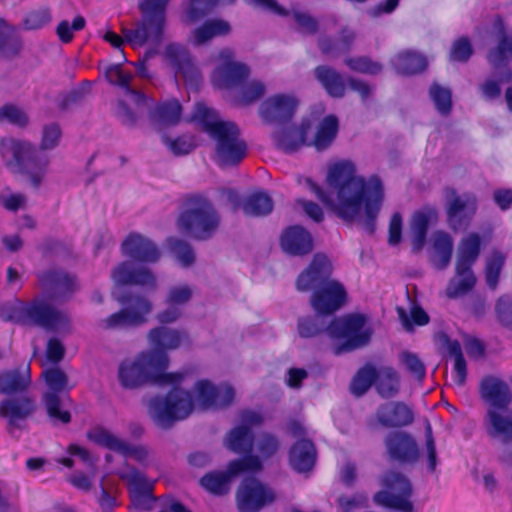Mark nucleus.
<instances>
[{
	"instance_id": "1",
	"label": "nucleus",
	"mask_w": 512,
	"mask_h": 512,
	"mask_svg": "<svg viewBox=\"0 0 512 512\" xmlns=\"http://www.w3.org/2000/svg\"><path fill=\"white\" fill-rule=\"evenodd\" d=\"M181 375L180 383H171L165 395H157L148 402V414L161 428H170L178 421L188 418L196 409H220L229 406L235 397L228 383L214 384L208 379L197 380L191 390L186 389L188 373Z\"/></svg>"
},
{
	"instance_id": "2",
	"label": "nucleus",
	"mask_w": 512,
	"mask_h": 512,
	"mask_svg": "<svg viewBox=\"0 0 512 512\" xmlns=\"http://www.w3.org/2000/svg\"><path fill=\"white\" fill-rule=\"evenodd\" d=\"M327 182L336 190V212L341 219L354 221L364 214L366 224H374L384 200L383 183L377 175L368 180L356 176L354 163L344 160L330 167Z\"/></svg>"
},
{
	"instance_id": "3",
	"label": "nucleus",
	"mask_w": 512,
	"mask_h": 512,
	"mask_svg": "<svg viewBox=\"0 0 512 512\" xmlns=\"http://www.w3.org/2000/svg\"><path fill=\"white\" fill-rule=\"evenodd\" d=\"M62 132L57 123L45 125L40 149L31 143L14 138L0 140V156L5 166L15 172L27 174L34 188H38L45 176L48 158L41 150L57 146Z\"/></svg>"
},
{
	"instance_id": "4",
	"label": "nucleus",
	"mask_w": 512,
	"mask_h": 512,
	"mask_svg": "<svg viewBox=\"0 0 512 512\" xmlns=\"http://www.w3.org/2000/svg\"><path fill=\"white\" fill-rule=\"evenodd\" d=\"M169 355L162 351H141L123 359L118 366V382L126 390H135L146 385L168 386L180 383L181 375L167 372Z\"/></svg>"
},
{
	"instance_id": "5",
	"label": "nucleus",
	"mask_w": 512,
	"mask_h": 512,
	"mask_svg": "<svg viewBox=\"0 0 512 512\" xmlns=\"http://www.w3.org/2000/svg\"><path fill=\"white\" fill-rule=\"evenodd\" d=\"M322 331H326L331 338L343 341L337 353L366 345L372 334L370 327L366 325V318L358 314L335 318L329 324L327 317L317 312L314 316L298 320V333L301 337H314Z\"/></svg>"
},
{
	"instance_id": "6",
	"label": "nucleus",
	"mask_w": 512,
	"mask_h": 512,
	"mask_svg": "<svg viewBox=\"0 0 512 512\" xmlns=\"http://www.w3.org/2000/svg\"><path fill=\"white\" fill-rule=\"evenodd\" d=\"M168 3L169 0H143L139 4L141 19L134 28L122 29L124 38L109 30L104 34L103 39L118 49L122 55H124L122 49L124 42L133 48L143 47L149 42L155 45L160 44L164 39ZM123 59L126 61L125 56Z\"/></svg>"
},
{
	"instance_id": "7",
	"label": "nucleus",
	"mask_w": 512,
	"mask_h": 512,
	"mask_svg": "<svg viewBox=\"0 0 512 512\" xmlns=\"http://www.w3.org/2000/svg\"><path fill=\"white\" fill-rule=\"evenodd\" d=\"M1 317L23 325H38L52 331H62L69 323L68 316L48 304L43 299L30 303L15 301L1 309Z\"/></svg>"
},
{
	"instance_id": "8",
	"label": "nucleus",
	"mask_w": 512,
	"mask_h": 512,
	"mask_svg": "<svg viewBox=\"0 0 512 512\" xmlns=\"http://www.w3.org/2000/svg\"><path fill=\"white\" fill-rule=\"evenodd\" d=\"M210 138L215 142V162L220 167L238 165L247 155V144L241 138V131L235 122L224 128H215Z\"/></svg>"
},
{
	"instance_id": "9",
	"label": "nucleus",
	"mask_w": 512,
	"mask_h": 512,
	"mask_svg": "<svg viewBox=\"0 0 512 512\" xmlns=\"http://www.w3.org/2000/svg\"><path fill=\"white\" fill-rule=\"evenodd\" d=\"M116 299L123 304V308L100 321L99 325L107 330H122L131 327H138L147 322L148 316L153 309L150 300L142 296H132L127 299L117 296Z\"/></svg>"
},
{
	"instance_id": "10",
	"label": "nucleus",
	"mask_w": 512,
	"mask_h": 512,
	"mask_svg": "<svg viewBox=\"0 0 512 512\" xmlns=\"http://www.w3.org/2000/svg\"><path fill=\"white\" fill-rule=\"evenodd\" d=\"M382 489L374 495V502L401 512H412V488L408 479L397 471H389L381 478Z\"/></svg>"
},
{
	"instance_id": "11",
	"label": "nucleus",
	"mask_w": 512,
	"mask_h": 512,
	"mask_svg": "<svg viewBox=\"0 0 512 512\" xmlns=\"http://www.w3.org/2000/svg\"><path fill=\"white\" fill-rule=\"evenodd\" d=\"M261 469V462L256 456H245L229 463L226 471H215L207 473L201 479V485L210 493L225 494L230 488L233 477L246 471H258Z\"/></svg>"
},
{
	"instance_id": "12",
	"label": "nucleus",
	"mask_w": 512,
	"mask_h": 512,
	"mask_svg": "<svg viewBox=\"0 0 512 512\" xmlns=\"http://www.w3.org/2000/svg\"><path fill=\"white\" fill-rule=\"evenodd\" d=\"M264 421L259 411L244 410L239 414V424L231 429L225 439V446L238 454H248L253 449L254 436L252 429Z\"/></svg>"
},
{
	"instance_id": "13",
	"label": "nucleus",
	"mask_w": 512,
	"mask_h": 512,
	"mask_svg": "<svg viewBox=\"0 0 512 512\" xmlns=\"http://www.w3.org/2000/svg\"><path fill=\"white\" fill-rule=\"evenodd\" d=\"M46 384L50 391L44 395V402L49 417L54 422L66 424L70 422V413L62 408V402L57 392H61L67 388V375L58 367L46 369L42 373Z\"/></svg>"
},
{
	"instance_id": "14",
	"label": "nucleus",
	"mask_w": 512,
	"mask_h": 512,
	"mask_svg": "<svg viewBox=\"0 0 512 512\" xmlns=\"http://www.w3.org/2000/svg\"><path fill=\"white\" fill-rule=\"evenodd\" d=\"M183 205L185 209L179 214L176 224H219V215L204 194L186 195Z\"/></svg>"
},
{
	"instance_id": "15",
	"label": "nucleus",
	"mask_w": 512,
	"mask_h": 512,
	"mask_svg": "<svg viewBox=\"0 0 512 512\" xmlns=\"http://www.w3.org/2000/svg\"><path fill=\"white\" fill-rule=\"evenodd\" d=\"M164 55L176 77H182L189 86L200 85L201 73L187 47L178 43H169L165 47Z\"/></svg>"
},
{
	"instance_id": "16",
	"label": "nucleus",
	"mask_w": 512,
	"mask_h": 512,
	"mask_svg": "<svg viewBox=\"0 0 512 512\" xmlns=\"http://www.w3.org/2000/svg\"><path fill=\"white\" fill-rule=\"evenodd\" d=\"M346 300L347 292L343 284L331 279L312 293L310 302L317 313L327 317L339 310Z\"/></svg>"
},
{
	"instance_id": "17",
	"label": "nucleus",
	"mask_w": 512,
	"mask_h": 512,
	"mask_svg": "<svg viewBox=\"0 0 512 512\" xmlns=\"http://www.w3.org/2000/svg\"><path fill=\"white\" fill-rule=\"evenodd\" d=\"M273 500V492L255 478L244 479L236 494L237 507L241 512H258Z\"/></svg>"
},
{
	"instance_id": "18",
	"label": "nucleus",
	"mask_w": 512,
	"mask_h": 512,
	"mask_svg": "<svg viewBox=\"0 0 512 512\" xmlns=\"http://www.w3.org/2000/svg\"><path fill=\"white\" fill-rule=\"evenodd\" d=\"M297 106L294 96L275 94L261 103L259 114L266 124L284 125L291 122Z\"/></svg>"
},
{
	"instance_id": "19",
	"label": "nucleus",
	"mask_w": 512,
	"mask_h": 512,
	"mask_svg": "<svg viewBox=\"0 0 512 512\" xmlns=\"http://www.w3.org/2000/svg\"><path fill=\"white\" fill-rule=\"evenodd\" d=\"M195 286L188 283H178L170 286L165 296L167 307L159 311L156 319L160 324H172L183 315V307L193 298Z\"/></svg>"
},
{
	"instance_id": "20",
	"label": "nucleus",
	"mask_w": 512,
	"mask_h": 512,
	"mask_svg": "<svg viewBox=\"0 0 512 512\" xmlns=\"http://www.w3.org/2000/svg\"><path fill=\"white\" fill-rule=\"evenodd\" d=\"M67 454L68 456L58 458L57 462L67 468H72L74 466V458H78L87 467L89 473L76 472L69 478V481L77 489L88 491L92 484V478L95 475L94 465L96 458L88 449L77 444H70L67 447Z\"/></svg>"
},
{
	"instance_id": "21",
	"label": "nucleus",
	"mask_w": 512,
	"mask_h": 512,
	"mask_svg": "<svg viewBox=\"0 0 512 512\" xmlns=\"http://www.w3.org/2000/svg\"><path fill=\"white\" fill-rule=\"evenodd\" d=\"M331 272L332 265L329 258L323 253H317L313 256L309 266L298 276L296 288L302 292L310 290L314 292L319 286L330 280Z\"/></svg>"
},
{
	"instance_id": "22",
	"label": "nucleus",
	"mask_w": 512,
	"mask_h": 512,
	"mask_svg": "<svg viewBox=\"0 0 512 512\" xmlns=\"http://www.w3.org/2000/svg\"><path fill=\"white\" fill-rule=\"evenodd\" d=\"M282 251L290 256H305L314 249V238L304 226H287L279 239Z\"/></svg>"
},
{
	"instance_id": "23",
	"label": "nucleus",
	"mask_w": 512,
	"mask_h": 512,
	"mask_svg": "<svg viewBox=\"0 0 512 512\" xmlns=\"http://www.w3.org/2000/svg\"><path fill=\"white\" fill-rule=\"evenodd\" d=\"M477 209L478 201L474 194H454L446 205L448 224H470Z\"/></svg>"
},
{
	"instance_id": "24",
	"label": "nucleus",
	"mask_w": 512,
	"mask_h": 512,
	"mask_svg": "<svg viewBox=\"0 0 512 512\" xmlns=\"http://www.w3.org/2000/svg\"><path fill=\"white\" fill-rule=\"evenodd\" d=\"M233 56L230 49H223L220 52L223 63L217 68V74L226 88L243 86L250 74L249 67L246 64L234 62Z\"/></svg>"
},
{
	"instance_id": "25",
	"label": "nucleus",
	"mask_w": 512,
	"mask_h": 512,
	"mask_svg": "<svg viewBox=\"0 0 512 512\" xmlns=\"http://www.w3.org/2000/svg\"><path fill=\"white\" fill-rule=\"evenodd\" d=\"M152 328L147 335L151 349L146 351H162L168 355V351L178 349L186 338V333L178 329L164 326Z\"/></svg>"
},
{
	"instance_id": "26",
	"label": "nucleus",
	"mask_w": 512,
	"mask_h": 512,
	"mask_svg": "<svg viewBox=\"0 0 512 512\" xmlns=\"http://www.w3.org/2000/svg\"><path fill=\"white\" fill-rule=\"evenodd\" d=\"M411 408L403 402H387L376 411L377 421L385 427H401L412 423Z\"/></svg>"
},
{
	"instance_id": "27",
	"label": "nucleus",
	"mask_w": 512,
	"mask_h": 512,
	"mask_svg": "<svg viewBox=\"0 0 512 512\" xmlns=\"http://www.w3.org/2000/svg\"><path fill=\"white\" fill-rule=\"evenodd\" d=\"M488 434L503 443L512 441V411L507 407L489 409L487 413Z\"/></svg>"
},
{
	"instance_id": "28",
	"label": "nucleus",
	"mask_w": 512,
	"mask_h": 512,
	"mask_svg": "<svg viewBox=\"0 0 512 512\" xmlns=\"http://www.w3.org/2000/svg\"><path fill=\"white\" fill-rule=\"evenodd\" d=\"M117 285L136 284L147 288L156 287L155 276L146 268H134L130 263H123L112 273Z\"/></svg>"
},
{
	"instance_id": "29",
	"label": "nucleus",
	"mask_w": 512,
	"mask_h": 512,
	"mask_svg": "<svg viewBox=\"0 0 512 512\" xmlns=\"http://www.w3.org/2000/svg\"><path fill=\"white\" fill-rule=\"evenodd\" d=\"M123 253L143 262H156L160 253L156 245L149 239L132 234L122 244Z\"/></svg>"
},
{
	"instance_id": "30",
	"label": "nucleus",
	"mask_w": 512,
	"mask_h": 512,
	"mask_svg": "<svg viewBox=\"0 0 512 512\" xmlns=\"http://www.w3.org/2000/svg\"><path fill=\"white\" fill-rule=\"evenodd\" d=\"M105 76L110 84L122 88L125 94L130 97L131 101L137 107L147 105L149 99L144 93L131 87L130 83L133 75L131 72L124 71L121 64L109 66L106 69Z\"/></svg>"
},
{
	"instance_id": "31",
	"label": "nucleus",
	"mask_w": 512,
	"mask_h": 512,
	"mask_svg": "<svg viewBox=\"0 0 512 512\" xmlns=\"http://www.w3.org/2000/svg\"><path fill=\"white\" fill-rule=\"evenodd\" d=\"M386 446L390 456L394 459L411 462L418 457L416 442L403 432L389 434L386 438Z\"/></svg>"
},
{
	"instance_id": "32",
	"label": "nucleus",
	"mask_w": 512,
	"mask_h": 512,
	"mask_svg": "<svg viewBox=\"0 0 512 512\" xmlns=\"http://www.w3.org/2000/svg\"><path fill=\"white\" fill-rule=\"evenodd\" d=\"M481 395L490 404V409L507 407L511 400V393L507 384L495 377L483 379Z\"/></svg>"
},
{
	"instance_id": "33",
	"label": "nucleus",
	"mask_w": 512,
	"mask_h": 512,
	"mask_svg": "<svg viewBox=\"0 0 512 512\" xmlns=\"http://www.w3.org/2000/svg\"><path fill=\"white\" fill-rule=\"evenodd\" d=\"M314 75L329 96L342 98L345 95V79L332 67L319 65L314 69Z\"/></svg>"
},
{
	"instance_id": "34",
	"label": "nucleus",
	"mask_w": 512,
	"mask_h": 512,
	"mask_svg": "<svg viewBox=\"0 0 512 512\" xmlns=\"http://www.w3.org/2000/svg\"><path fill=\"white\" fill-rule=\"evenodd\" d=\"M34 411L33 402L28 398L7 399L0 405V414L11 427L20 428V423Z\"/></svg>"
},
{
	"instance_id": "35",
	"label": "nucleus",
	"mask_w": 512,
	"mask_h": 512,
	"mask_svg": "<svg viewBox=\"0 0 512 512\" xmlns=\"http://www.w3.org/2000/svg\"><path fill=\"white\" fill-rule=\"evenodd\" d=\"M316 450L314 444L307 439L297 441L289 453L290 465L298 472L309 471L315 464Z\"/></svg>"
},
{
	"instance_id": "36",
	"label": "nucleus",
	"mask_w": 512,
	"mask_h": 512,
	"mask_svg": "<svg viewBox=\"0 0 512 512\" xmlns=\"http://www.w3.org/2000/svg\"><path fill=\"white\" fill-rule=\"evenodd\" d=\"M30 382V368L28 365H22L0 374V392L4 394L22 392Z\"/></svg>"
},
{
	"instance_id": "37",
	"label": "nucleus",
	"mask_w": 512,
	"mask_h": 512,
	"mask_svg": "<svg viewBox=\"0 0 512 512\" xmlns=\"http://www.w3.org/2000/svg\"><path fill=\"white\" fill-rule=\"evenodd\" d=\"M355 33L349 27H343L337 38L323 36L319 38V49L324 55L348 53L354 43Z\"/></svg>"
},
{
	"instance_id": "38",
	"label": "nucleus",
	"mask_w": 512,
	"mask_h": 512,
	"mask_svg": "<svg viewBox=\"0 0 512 512\" xmlns=\"http://www.w3.org/2000/svg\"><path fill=\"white\" fill-rule=\"evenodd\" d=\"M44 288L55 297H64L77 286L74 277L63 271H49L42 278Z\"/></svg>"
},
{
	"instance_id": "39",
	"label": "nucleus",
	"mask_w": 512,
	"mask_h": 512,
	"mask_svg": "<svg viewBox=\"0 0 512 512\" xmlns=\"http://www.w3.org/2000/svg\"><path fill=\"white\" fill-rule=\"evenodd\" d=\"M273 208V199L263 190L250 193L242 203L244 214L253 217H265L272 213Z\"/></svg>"
},
{
	"instance_id": "40",
	"label": "nucleus",
	"mask_w": 512,
	"mask_h": 512,
	"mask_svg": "<svg viewBox=\"0 0 512 512\" xmlns=\"http://www.w3.org/2000/svg\"><path fill=\"white\" fill-rule=\"evenodd\" d=\"M392 64L396 72L400 75H414L421 73L428 65L426 57L411 51L398 53L392 59Z\"/></svg>"
},
{
	"instance_id": "41",
	"label": "nucleus",
	"mask_w": 512,
	"mask_h": 512,
	"mask_svg": "<svg viewBox=\"0 0 512 512\" xmlns=\"http://www.w3.org/2000/svg\"><path fill=\"white\" fill-rule=\"evenodd\" d=\"M281 128L272 135L277 148L286 153L296 151L303 144V137L300 136L299 129L294 124L280 125Z\"/></svg>"
},
{
	"instance_id": "42",
	"label": "nucleus",
	"mask_w": 512,
	"mask_h": 512,
	"mask_svg": "<svg viewBox=\"0 0 512 512\" xmlns=\"http://www.w3.org/2000/svg\"><path fill=\"white\" fill-rule=\"evenodd\" d=\"M432 246L434 250L433 264L437 269H445L450 261L453 251V240L444 232H436L432 237Z\"/></svg>"
},
{
	"instance_id": "43",
	"label": "nucleus",
	"mask_w": 512,
	"mask_h": 512,
	"mask_svg": "<svg viewBox=\"0 0 512 512\" xmlns=\"http://www.w3.org/2000/svg\"><path fill=\"white\" fill-rule=\"evenodd\" d=\"M376 390L383 398H393L400 390V376L392 367L378 368Z\"/></svg>"
},
{
	"instance_id": "44",
	"label": "nucleus",
	"mask_w": 512,
	"mask_h": 512,
	"mask_svg": "<svg viewBox=\"0 0 512 512\" xmlns=\"http://www.w3.org/2000/svg\"><path fill=\"white\" fill-rule=\"evenodd\" d=\"M87 439L94 444L119 453L125 449V441L103 426H96L87 432Z\"/></svg>"
},
{
	"instance_id": "45",
	"label": "nucleus",
	"mask_w": 512,
	"mask_h": 512,
	"mask_svg": "<svg viewBox=\"0 0 512 512\" xmlns=\"http://www.w3.org/2000/svg\"><path fill=\"white\" fill-rule=\"evenodd\" d=\"M120 476L127 483L131 496L134 500L140 497L149 496L152 489V483L137 469L127 467L121 472Z\"/></svg>"
},
{
	"instance_id": "46",
	"label": "nucleus",
	"mask_w": 512,
	"mask_h": 512,
	"mask_svg": "<svg viewBox=\"0 0 512 512\" xmlns=\"http://www.w3.org/2000/svg\"><path fill=\"white\" fill-rule=\"evenodd\" d=\"M476 278L471 268L459 269L456 265V275L450 280L446 295L449 298H456L469 292L475 285Z\"/></svg>"
},
{
	"instance_id": "47",
	"label": "nucleus",
	"mask_w": 512,
	"mask_h": 512,
	"mask_svg": "<svg viewBox=\"0 0 512 512\" xmlns=\"http://www.w3.org/2000/svg\"><path fill=\"white\" fill-rule=\"evenodd\" d=\"M480 251V238L476 234H470L462 239L457 251V262L460 270L464 267L471 268L477 260Z\"/></svg>"
},
{
	"instance_id": "48",
	"label": "nucleus",
	"mask_w": 512,
	"mask_h": 512,
	"mask_svg": "<svg viewBox=\"0 0 512 512\" xmlns=\"http://www.w3.org/2000/svg\"><path fill=\"white\" fill-rule=\"evenodd\" d=\"M193 119L201 124L203 130L208 134L209 137L215 134V128H224L231 121H223L219 118L217 112L203 103L196 105L193 113Z\"/></svg>"
},
{
	"instance_id": "49",
	"label": "nucleus",
	"mask_w": 512,
	"mask_h": 512,
	"mask_svg": "<svg viewBox=\"0 0 512 512\" xmlns=\"http://www.w3.org/2000/svg\"><path fill=\"white\" fill-rule=\"evenodd\" d=\"M339 128L338 119L334 115H328L321 121L315 137L314 146L317 150L327 149L336 138Z\"/></svg>"
},
{
	"instance_id": "50",
	"label": "nucleus",
	"mask_w": 512,
	"mask_h": 512,
	"mask_svg": "<svg viewBox=\"0 0 512 512\" xmlns=\"http://www.w3.org/2000/svg\"><path fill=\"white\" fill-rule=\"evenodd\" d=\"M230 25L224 20L214 19L204 22L194 31L195 43L204 44L215 36L229 33Z\"/></svg>"
},
{
	"instance_id": "51",
	"label": "nucleus",
	"mask_w": 512,
	"mask_h": 512,
	"mask_svg": "<svg viewBox=\"0 0 512 512\" xmlns=\"http://www.w3.org/2000/svg\"><path fill=\"white\" fill-rule=\"evenodd\" d=\"M279 445V440L275 435L268 432H262L254 438L253 448L258 453V455L255 456L258 457L262 463V460L272 457L277 452ZM247 456L253 455L248 454Z\"/></svg>"
},
{
	"instance_id": "52",
	"label": "nucleus",
	"mask_w": 512,
	"mask_h": 512,
	"mask_svg": "<svg viewBox=\"0 0 512 512\" xmlns=\"http://www.w3.org/2000/svg\"><path fill=\"white\" fill-rule=\"evenodd\" d=\"M429 96L433 101L436 110L441 115H448L452 110V93L449 88L433 82L429 88Z\"/></svg>"
},
{
	"instance_id": "53",
	"label": "nucleus",
	"mask_w": 512,
	"mask_h": 512,
	"mask_svg": "<svg viewBox=\"0 0 512 512\" xmlns=\"http://www.w3.org/2000/svg\"><path fill=\"white\" fill-rule=\"evenodd\" d=\"M181 113V104L173 99L159 103L155 107L154 116L163 124L175 125L179 122Z\"/></svg>"
},
{
	"instance_id": "54",
	"label": "nucleus",
	"mask_w": 512,
	"mask_h": 512,
	"mask_svg": "<svg viewBox=\"0 0 512 512\" xmlns=\"http://www.w3.org/2000/svg\"><path fill=\"white\" fill-rule=\"evenodd\" d=\"M377 374L378 368H374L373 366H365L361 368L352 381V393L356 396H361L371 387L373 383L376 386Z\"/></svg>"
},
{
	"instance_id": "55",
	"label": "nucleus",
	"mask_w": 512,
	"mask_h": 512,
	"mask_svg": "<svg viewBox=\"0 0 512 512\" xmlns=\"http://www.w3.org/2000/svg\"><path fill=\"white\" fill-rule=\"evenodd\" d=\"M168 245L171 254L180 266L187 268L194 264L195 253L187 242L171 238L168 240Z\"/></svg>"
},
{
	"instance_id": "56",
	"label": "nucleus",
	"mask_w": 512,
	"mask_h": 512,
	"mask_svg": "<svg viewBox=\"0 0 512 512\" xmlns=\"http://www.w3.org/2000/svg\"><path fill=\"white\" fill-rule=\"evenodd\" d=\"M20 47V40L13 34L11 27L0 18V52L5 56L15 55Z\"/></svg>"
},
{
	"instance_id": "57",
	"label": "nucleus",
	"mask_w": 512,
	"mask_h": 512,
	"mask_svg": "<svg viewBox=\"0 0 512 512\" xmlns=\"http://www.w3.org/2000/svg\"><path fill=\"white\" fill-rule=\"evenodd\" d=\"M52 14L49 7H40L29 11L23 19V27L27 30H38L49 24Z\"/></svg>"
},
{
	"instance_id": "58",
	"label": "nucleus",
	"mask_w": 512,
	"mask_h": 512,
	"mask_svg": "<svg viewBox=\"0 0 512 512\" xmlns=\"http://www.w3.org/2000/svg\"><path fill=\"white\" fill-rule=\"evenodd\" d=\"M344 62L350 70L362 74L376 75L382 71L380 63L366 56L347 57Z\"/></svg>"
},
{
	"instance_id": "59",
	"label": "nucleus",
	"mask_w": 512,
	"mask_h": 512,
	"mask_svg": "<svg viewBox=\"0 0 512 512\" xmlns=\"http://www.w3.org/2000/svg\"><path fill=\"white\" fill-rule=\"evenodd\" d=\"M85 25V18L81 15H78L73 19L71 25L67 20H62L59 22L56 27V34L62 43L67 44L73 40V31H80L85 27Z\"/></svg>"
},
{
	"instance_id": "60",
	"label": "nucleus",
	"mask_w": 512,
	"mask_h": 512,
	"mask_svg": "<svg viewBox=\"0 0 512 512\" xmlns=\"http://www.w3.org/2000/svg\"><path fill=\"white\" fill-rule=\"evenodd\" d=\"M505 257L500 252H493L486 261V282L494 289L498 283L499 274L504 264Z\"/></svg>"
},
{
	"instance_id": "61",
	"label": "nucleus",
	"mask_w": 512,
	"mask_h": 512,
	"mask_svg": "<svg viewBox=\"0 0 512 512\" xmlns=\"http://www.w3.org/2000/svg\"><path fill=\"white\" fill-rule=\"evenodd\" d=\"M4 120L19 127H25L28 124L26 113L13 104H5L0 107V121Z\"/></svg>"
},
{
	"instance_id": "62",
	"label": "nucleus",
	"mask_w": 512,
	"mask_h": 512,
	"mask_svg": "<svg viewBox=\"0 0 512 512\" xmlns=\"http://www.w3.org/2000/svg\"><path fill=\"white\" fill-rule=\"evenodd\" d=\"M219 0H190L186 11L189 22H197L205 17Z\"/></svg>"
},
{
	"instance_id": "63",
	"label": "nucleus",
	"mask_w": 512,
	"mask_h": 512,
	"mask_svg": "<svg viewBox=\"0 0 512 512\" xmlns=\"http://www.w3.org/2000/svg\"><path fill=\"white\" fill-rule=\"evenodd\" d=\"M473 54V47L468 37L462 36L454 41L450 50V59L467 62Z\"/></svg>"
},
{
	"instance_id": "64",
	"label": "nucleus",
	"mask_w": 512,
	"mask_h": 512,
	"mask_svg": "<svg viewBox=\"0 0 512 512\" xmlns=\"http://www.w3.org/2000/svg\"><path fill=\"white\" fill-rule=\"evenodd\" d=\"M163 142L171 149L173 154L177 156L189 154L196 146L194 139L189 136H179L175 139L163 136Z\"/></svg>"
}]
</instances>
